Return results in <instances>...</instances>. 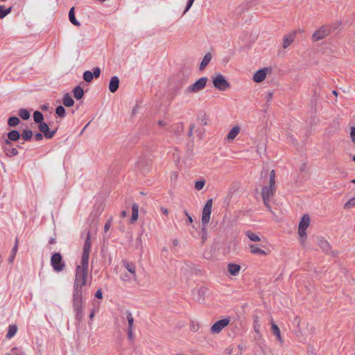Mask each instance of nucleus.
<instances>
[{"mask_svg": "<svg viewBox=\"0 0 355 355\" xmlns=\"http://www.w3.org/2000/svg\"><path fill=\"white\" fill-rule=\"evenodd\" d=\"M91 250V232H88L84 244L80 265L76 268L74 289L82 291L87 284L89 268V257Z\"/></svg>", "mask_w": 355, "mask_h": 355, "instance_id": "1", "label": "nucleus"}, {"mask_svg": "<svg viewBox=\"0 0 355 355\" xmlns=\"http://www.w3.org/2000/svg\"><path fill=\"white\" fill-rule=\"evenodd\" d=\"M311 224V218L309 214H304L300 220L297 227L298 241L303 249L306 248L308 239L307 229Z\"/></svg>", "mask_w": 355, "mask_h": 355, "instance_id": "2", "label": "nucleus"}, {"mask_svg": "<svg viewBox=\"0 0 355 355\" xmlns=\"http://www.w3.org/2000/svg\"><path fill=\"white\" fill-rule=\"evenodd\" d=\"M275 173L274 170H272L270 172V180H269V186L268 187H264L262 189V198L263 201L265 205L268 206V202L270 200V198L274 195L275 191Z\"/></svg>", "mask_w": 355, "mask_h": 355, "instance_id": "3", "label": "nucleus"}, {"mask_svg": "<svg viewBox=\"0 0 355 355\" xmlns=\"http://www.w3.org/2000/svg\"><path fill=\"white\" fill-rule=\"evenodd\" d=\"M73 306L76 312V318L80 321L83 318V291L75 290L73 295Z\"/></svg>", "mask_w": 355, "mask_h": 355, "instance_id": "4", "label": "nucleus"}, {"mask_svg": "<svg viewBox=\"0 0 355 355\" xmlns=\"http://www.w3.org/2000/svg\"><path fill=\"white\" fill-rule=\"evenodd\" d=\"M208 78L207 77H202L197 80L195 83L193 84L189 85L185 89H184V94L186 95H191L197 94L201 91H202L207 83Z\"/></svg>", "mask_w": 355, "mask_h": 355, "instance_id": "5", "label": "nucleus"}, {"mask_svg": "<svg viewBox=\"0 0 355 355\" xmlns=\"http://www.w3.org/2000/svg\"><path fill=\"white\" fill-rule=\"evenodd\" d=\"M213 86L218 91L224 92L230 87L229 82L221 73H217L211 77Z\"/></svg>", "mask_w": 355, "mask_h": 355, "instance_id": "6", "label": "nucleus"}, {"mask_svg": "<svg viewBox=\"0 0 355 355\" xmlns=\"http://www.w3.org/2000/svg\"><path fill=\"white\" fill-rule=\"evenodd\" d=\"M331 32V27L330 25H322L313 32V33L311 35V40L313 42L320 41L328 37L330 35Z\"/></svg>", "mask_w": 355, "mask_h": 355, "instance_id": "7", "label": "nucleus"}, {"mask_svg": "<svg viewBox=\"0 0 355 355\" xmlns=\"http://www.w3.org/2000/svg\"><path fill=\"white\" fill-rule=\"evenodd\" d=\"M272 71L271 67H263L256 71L252 76V80L256 83L263 82L266 76L270 74Z\"/></svg>", "mask_w": 355, "mask_h": 355, "instance_id": "8", "label": "nucleus"}, {"mask_svg": "<svg viewBox=\"0 0 355 355\" xmlns=\"http://www.w3.org/2000/svg\"><path fill=\"white\" fill-rule=\"evenodd\" d=\"M213 201L212 199H209L207 201L205 205L204 206L202 214V226H207L210 220V216L212 209Z\"/></svg>", "mask_w": 355, "mask_h": 355, "instance_id": "9", "label": "nucleus"}, {"mask_svg": "<svg viewBox=\"0 0 355 355\" xmlns=\"http://www.w3.org/2000/svg\"><path fill=\"white\" fill-rule=\"evenodd\" d=\"M230 318H223L216 321L210 328V331L213 334H219L223 329L229 325Z\"/></svg>", "mask_w": 355, "mask_h": 355, "instance_id": "10", "label": "nucleus"}, {"mask_svg": "<svg viewBox=\"0 0 355 355\" xmlns=\"http://www.w3.org/2000/svg\"><path fill=\"white\" fill-rule=\"evenodd\" d=\"M51 263L53 269L57 272L62 271L64 269V263L62 261V257L60 253H55L52 255Z\"/></svg>", "mask_w": 355, "mask_h": 355, "instance_id": "11", "label": "nucleus"}, {"mask_svg": "<svg viewBox=\"0 0 355 355\" xmlns=\"http://www.w3.org/2000/svg\"><path fill=\"white\" fill-rule=\"evenodd\" d=\"M294 324L296 325L295 334L297 337H304L306 335L304 327H308V323L302 322L299 317H295L293 320Z\"/></svg>", "mask_w": 355, "mask_h": 355, "instance_id": "12", "label": "nucleus"}, {"mask_svg": "<svg viewBox=\"0 0 355 355\" xmlns=\"http://www.w3.org/2000/svg\"><path fill=\"white\" fill-rule=\"evenodd\" d=\"M296 36V32L292 31L288 34L286 35L283 37L282 47L283 49H287L295 40Z\"/></svg>", "mask_w": 355, "mask_h": 355, "instance_id": "13", "label": "nucleus"}, {"mask_svg": "<svg viewBox=\"0 0 355 355\" xmlns=\"http://www.w3.org/2000/svg\"><path fill=\"white\" fill-rule=\"evenodd\" d=\"M241 132V127L239 125H234L228 132L225 137L227 142H232Z\"/></svg>", "mask_w": 355, "mask_h": 355, "instance_id": "14", "label": "nucleus"}, {"mask_svg": "<svg viewBox=\"0 0 355 355\" xmlns=\"http://www.w3.org/2000/svg\"><path fill=\"white\" fill-rule=\"evenodd\" d=\"M250 252L252 254L266 256L267 252L261 248L260 244H249Z\"/></svg>", "mask_w": 355, "mask_h": 355, "instance_id": "15", "label": "nucleus"}, {"mask_svg": "<svg viewBox=\"0 0 355 355\" xmlns=\"http://www.w3.org/2000/svg\"><path fill=\"white\" fill-rule=\"evenodd\" d=\"M38 128L40 130L44 133V137L47 139L52 138L55 132V131H50L49 125L44 122L39 123Z\"/></svg>", "mask_w": 355, "mask_h": 355, "instance_id": "16", "label": "nucleus"}, {"mask_svg": "<svg viewBox=\"0 0 355 355\" xmlns=\"http://www.w3.org/2000/svg\"><path fill=\"white\" fill-rule=\"evenodd\" d=\"M271 330L272 334L276 336L279 345H282L284 343V340L282 337L281 331L279 327L272 320L271 321Z\"/></svg>", "mask_w": 355, "mask_h": 355, "instance_id": "17", "label": "nucleus"}, {"mask_svg": "<svg viewBox=\"0 0 355 355\" xmlns=\"http://www.w3.org/2000/svg\"><path fill=\"white\" fill-rule=\"evenodd\" d=\"M317 243L324 252L327 253L331 250L329 243L323 237H318L317 239Z\"/></svg>", "mask_w": 355, "mask_h": 355, "instance_id": "18", "label": "nucleus"}, {"mask_svg": "<svg viewBox=\"0 0 355 355\" xmlns=\"http://www.w3.org/2000/svg\"><path fill=\"white\" fill-rule=\"evenodd\" d=\"M229 273L232 276L239 275L241 271V266L236 263H229L227 266Z\"/></svg>", "mask_w": 355, "mask_h": 355, "instance_id": "19", "label": "nucleus"}, {"mask_svg": "<svg viewBox=\"0 0 355 355\" xmlns=\"http://www.w3.org/2000/svg\"><path fill=\"white\" fill-rule=\"evenodd\" d=\"M119 79L117 76H113L110 79L109 83V90L112 93H114L119 88Z\"/></svg>", "mask_w": 355, "mask_h": 355, "instance_id": "20", "label": "nucleus"}, {"mask_svg": "<svg viewBox=\"0 0 355 355\" xmlns=\"http://www.w3.org/2000/svg\"><path fill=\"white\" fill-rule=\"evenodd\" d=\"M245 235L252 242L259 243L261 241V237L256 232L248 230L245 232Z\"/></svg>", "mask_w": 355, "mask_h": 355, "instance_id": "21", "label": "nucleus"}, {"mask_svg": "<svg viewBox=\"0 0 355 355\" xmlns=\"http://www.w3.org/2000/svg\"><path fill=\"white\" fill-rule=\"evenodd\" d=\"M212 58V55L211 53H206L201 62H200V67H199V69L200 70H203L205 69V67L209 64V63L210 62Z\"/></svg>", "mask_w": 355, "mask_h": 355, "instance_id": "22", "label": "nucleus"}, {"mask_svg": "<svg viewBox=\"0 0 355 355\" xmlns=\"http://www.w3.org/2000/svg\"><path fill=\"white\" fill-rule=\"evenodd\" d=\"M139 218V207L137 204L134 203L132 206V217L130 223H135Z\"/></svg>", "mask_w": 355, "mask_h": 355, "instance_id": "23", "label": "nucleus"}, {"mask_svg": "<svg viewBox=\"0 0 355 355\" xmlns=\"http://www.w3.org/2000/svg\"><path fill=\"white\" fill-rule=\"evenodd\" d=\"M123 266L130 273V275L132 276V278L135 279L136 276V268L135 264L126 261L123 263Z\"/></svg>", "mask_w": 355, "mask_h": 355, "instance_id": "24", "label": "nucleus"}, {"mask_svg": "<svg viewBox=\"0 0 355 355\" xmlns=\"http://www.w3.org/2000/svg\"><path fill=\"white\" fill-rule=\"evenodd\" d=\"M18 244H19V239L16 238L15 245L12 248L10 255L8 258V261L10 263H12L15 259V257L17 252Z\"/></svg>", "mask_w": 355, "mask_h": 355, "instance_id": "25", "label": "nucleus"}, {"mask_svg": "<svg viewBox=\"0 0 355 355\" xmlns=\"http://www.w3.org/2000/svg\"><path fill=\"white\" fill-rule=\"evenodd\" d=\"M62 103L66 107H71L74 104V101L71 98V96L67 93L65 94L62 98Z\"/></svg>", "mask_w": 355, "mask_h": 355, "instance_id": "26", "label": "nucleus"}, {"mask_svg": "<svg viewBox=\"0 0 355 355\" xmlns=\"http://www.w3.org/2000/svg\"><path fill=\"white\" fill-rule=\"evenodd\" d=\"M69 19L71 24H73L75 26H79L80 24L79 21L76 19L75 13H74V8L72 7L69 12Z\"/></svg>", "mask_w": 355, "mask_h": 355, "instance_id": "27", "label": "nucleus"}, {"mask_svg": "<svg viewBox=\"0 0 355 355\" xmlns=\"http://www.w3.org/2000/svg\"><path fill=\"white\" fill-rule=\"evenodd\" d=\"M354 207H355V197L352 198L349 200H347L343 207L344 209L347 210V211H349Z\"/></svg>", "mask_w": 355, "mask_h": 355, "instance_id": "28", "label": "nucleus"}, {"mask_svg": "<svg viewBox=\"0 0 355 355\" xmlns=\"http://www.w3.org/2000/svg\"><path fill=\"white\" fill-rule=\"evenodd\" d=\"M10 140L16 141L20 138V134L17 130H12L8 134Z\"/></svg>", "mask_w": 355, "mask_h": 355, "instance_id": "29", "label": "nucleus"}, {"mask_svg": "<svg viewBox=\"0 0 355 355\" xmlns=\"http://www.w3.org/2000/svg\"><path fill=\"white\" fill-rule=\"evenodd\" d=\"M73 95L76 99H80L84 95L83 89L80 87L77 86L73 89Z\"/></svg>", "mask_w": 355, "mask_h": 355, "instance_id": "30", "label": "nucleus"}, {"mask_svg": "<svg viewBox=\"0 0 355 355\" xmlns=\"http://www.w3.org/2000/svg\"><path fill=\"white\" fill-rule=\"evenodd\" d=\"M17 331V327L16 325H10L6 337L8 338H11L16 334Z\"/></svg>", "mask_w": 355, "mask_h": 355, "instance_id": "31", "label": "nucleus"}, {"mask_svg": "<svg viewBox=\"0 0 355 355\" xmlns=\"http://www.w3.org/2000/svg\"><path fill=\"white\" fill-rule=\"evenodd\" d=\"M33 135V133L32 130H28V129L24 130L22 132V134H21L22 139L26 140V141L31 140V139L32 138Z\"/></svg>", "mask_w": 355, "mask_h": 355, "instance_id": "32", "label": "nucleus"}, {"mask_svg": "<svg viewBox=\"0 0 355 355\" xmlns=\"http://www.w3.org/2000/svg\"><path fill=\"white\" fill-rule=\"evenodd\" d=\"M33 119L35 123H40L43 122L44 116L40 112L35 111L33 114Z\"/></svg>", "mask_w": 355, "mask_h": 355, "instance_id": "33", "label": "nucleus"}, {"mask_svg": "<svg viewBox=\"0 0 355 355\" xmlns=\"http://www.w3.org/2000/svg\"><path fill=\"white\" fill-rule=\"evenodd\" d=\"M126 317L128 323V329H133L134 318L130 311L126 313Z\"/></svg>", "mask_w": 355, "mask_h": 355, "instance_id": "34", "label": "nucleus"}, {"mask_svg": "<svg viewBox=\"0 0 355 355\" xmlns=\"http://www.w3.org/2000/svg\"><path fill=\"white\" fill-rule=\"evenodd\" d=\"M19 115L24 120H27V119H28L30 118V113L26 109H21V110H19Z\"/></svg>", "mask_w": 355, "mask_h": 355, "instance_id": "35", "label": "nucleus"}, {"mask_svg": "<svg viewBox=\"0 0 355 355\" xmlns=\"http://www.w3.org/2000/svg\"><path fill=\"white\" fill-rule=\"evenodd\" d=\"M19 122L20 120L19 119V118H17V116H12L9 118L8 121V124L11 127H13L17 125L19 123Z\"/></svg>", "mask_w": 355, "mask_h": 355, "instance_id": "36", "label": "nucleus"}, {"mask_svg": "<svg viewBox=\"0 0 355 355\" xmlns=\"http://www.w3.org/2000/svg\"><path fill=\"white\" fill-rule=\"evenodd\" d=\"M205 185V180L204 179L198 180L195 182V189L198 191H200L203 189Z\"/></svg>", "mask_w": 355, "mask_h": 355, "instance_id": "37", "label": "nucleus"}, {"mask_svg": "<svg viewBox=\"0 0 355 355\" xmlns=\"http://www.w3.org/2000/svg\"><path fill=\"white\" fill-rule=\"evenodd\" d=\"M93 73L90 71H86L83 73V79L87 82L90 83L93 79Z\"/></svg>", "mask_w": 355, "mask_h": 355, "instance_id": "38", "label": "nucleus"}, {"mask_svg": "<svg viewBox=\"0 0 355 355\" xmlns=\"http://www.w3.org/2000/svg\"><path fill=\"white\" fill-rule=\"evenodd\" d=\"M11 8H8L7 9H5L3 6H0V18L3 19L5 17L8 13L10 12Z\"/></svg>", "mask_w": 355, "mask_h": 355, "instance_id": "39", "label": "nucleus"}, {"mask_svg": "<svg viewBox=\"0 0 355 355\" xmlns=\"http://www.w3.org/2000/svg\"><path fill=\"white\" fill-rule=\"evenodd\" d=\"M55 113L58 116L64 117L66 114L65 109L62 105H60L56 108Z\"/></svg>", "mask_w": 355, "mask_h": 355, "instance_id": "40", "label": "nucleus"}, {"mask_svg": "<svg viewBox=\"0 0 355 355\" xmlns=\"http://www.w3.org/2000/svg\"><path fill=\"white\" fill-rule=\"evenodd\" d=\"M207 230L206 226H202V235H201L202 242L205 243V241L207 240Z\"/></svg>", "mask_w": 355, "mask_h": 355, "instance_id": "41", "label": "nucleus"}, {"mask_svg": "<svg viewBox=\"0 0 355 355\" xmlns=\"http://www.w3.org/2000/svg\"><path fill=\"white\" fill-rule=\"evenodd\" d=\"M17 154H18V151H17V150L16 148H10V149H9V150H8L6 151V155H7L8 156H10V157H11V156H15V155H17Z\"/></svg>", "mask_w": 355, "mask_h": 355, "instance_id": "42", "label": "nucleus"}, {"mask_svg": "<svg viewBox=\"0 0 355 355\" xmlns=\"http://www.w3.org/2000/svg\"><path fill=\"white\" fill-rule=\"evenodd\" d=\"M273 97V92L272 91H268L265 94V100L267 102H270Z\"/></svg>", "mask_w": 355, "mask_h": 355, "instance_id": "43", "label": "nucleus"}, {"mask_svg": "<svg viewBox=\"0 0 355 355\" xmlns=\"http://www.w3.org/2000/svg\"><path fill=\"white\" fill-rule=\"evenodd\" d=\"M92 73L94 77L98 78L101 74V69L99 67L94 68Z\"/></svg>", "mask_w": 355, "mask_h": 355, "instance_id": "44", "label": "nucleus"}, {"mask_svg": "<svg viewBox=\"0 0 355 355\" xmlns=\"http://www.w3.org/2000/svg\"><path fill=\"white\" fill-rule=\"evenodd\" d=\"M350 137H351L352 142L355 143V127L351 128Z\"/></svg>", "mask_w": 355, "mask_h": 355, "instance_id": "45", "label": "nucleus"}, {"mask_svg": "<svg viewBox=\"0 0 355 355\" xmlns=\"http://www.w3.org/2000/svg\"><path fill=\"white\" fill-rule=\"evenodd\" d=\"M128 338L130 341L134 340L133 329H128Z\"/></svg>", "mask_w": 355, "mask_h": 355, "instance_id": "46", "label": "nucleus"}, {"mask_svg": "<svg viewBox=\"0 0 355 355\" xmlns=\"http://www.w3.org/2000/svg\"><path fill=\"white\" fill-rule=\"evenodd\" d=\"M170 177H171V180H173V181L176 180L178 179V172L172 171L171 173Z\"/></svg>", "mask_w": 355, "mask_h": 355, "instance_id": "47", "label": "nucleus"}, {"mask_svg": "<svg viewBox=\"0 0 355 355\" xmlns=\"http://www.w3.org/2000/svg\"><path fill=\"white\" fill-rule=\"evenodd\" d=\"M121 279L124 282H128L130 281L132 277H131L130 275H128L127 274H123L121 275Z\"/></svg>", "mask_w": 355, "mask_h": 355, "instance_id": "48", "label": "nucleus"}, {"mask_svg": "<svg viewBox=\"0 0 355 355\" xmlns=\"http://www.w3.org/2000/svg\"><path fill=\"white\" fill-rule=\"evenodd\" d=\"M110 226H111V219L108 220L105 223V226H104L105 232H107L110 230Z\"/></svg>", "mask_w": 355, "mask_h": 355, "instance_id": "49", "label": "nucleus"}, {"mask_svg": "<svg viewBox=\"0 0 355 355\" xmlns=\"http://www.w3.org/2000/svg\"><path fill=\"white\" fill-rule=\"evenodd\" d=\"M193 1H194V0H188L187 6V8H186V9L184 10V13L187 12L189 10L191 6L193 3Z\"/></svg>", "mask_w": 355, "mask_h": 355, "instance_id": "50", "label": "nucleus"}, {"mask_svg": "<svg viewBox=\"0 0 355 355\" xmlns=\"http://www.w3.org/2000/svg\"><path fill=\"white\" fill-rule=\"evenodd\" d=\"M95 297L98 298V299H101L103 297V293H102V291L101 289H98L96 293H95Z\"/></svg>", "mask_w": 355, "mask_h": 355, "instance_id": "51", "label": "nucleus"}, {"mask_svg": "<svg viewBox=\"0 0 355 355\" xmlns=\"http://www.w3.org/2000/svg\"><path fill=\"white\" fill-rule=\"evenodd\" d=\"M35 139L37 140V141H41L42 139H43V135H42V133H36L35 135Z\"/></svg>", "mask_w": 355, "mask_h": 355, "instance_id": "52", "label": "nucleus"}, {"mask_svg": "<svg viewBox=\"0 0 355 355\" xmlns=\"http://www.w3.org/2000/svg\"><path fill=\"white\" fill-rule=\"evenodd\" d=\"M259 327H260V326H259V323H258L257 320H255V321H254V331H255L256 332H257V333H258V332H259Z\"/></svg>", "mask_w": 355, "mask_h": 355, "instance_id": "53", "label": "nucleus"}, {"mask_svg": "<svg viewBox=\"0 0 355 355\" xmlns=\"http://www.w3.org/2000/svg\"><path fill=\"white\" fill-rule=\"evenodd\" d=\"M233 352V348L232 347H229L226 348L225 352L227 354L230 355Z\"/></svg>", "mask_w": 355, "mask_h": 355, "instance_id": "54", "label": "nucleus"}, {"mask_svg": "<svg viewBox=\"0 0 355 355\" xmlns=\"http://www.w3.org/2000/svg\"><path fill=\"white\" fill-rule=\"evenodd\" d=\"M161 210L164 215L167 216L168 214V210L167 208L162 207H161Z\"/></svg>", "mask_w": 355, "mask_h": 355, "instance_id": "55", "label": "nucleus"}, {"mask_svg": "<svg viewBox=\"0 0 355 355\" xmlns=\"http://www.w3.org/2000/svg\"><path fill=\"white\" fill-rule=\"evenodd\" d=\"M193 128H194V125H190L189 131V133H188L189 136H191L192 135Z\"/></svg>", "mask_w": 355, "mask_h": 355, "instance_id": "56", "label": "nucleus"}, {"mask_svg": "<svg viewBox=\"0 0 355 355\" xmlns=\"http://www.w3.org/2000/svg\"><path fill=\"white\" fill-rule=\"evenodd\" d=\"M127 216V212L126 211H123L121 212V218H125Z\"/></svg>", "mask_w": 355, "mask_h": 355, "instance_id": "57", "label": "nucleus"}, {"mask_svg": "<svg viewBox=\"0 0 355 355\" xmlns=\"http://www.w3.org/2000/svg\"><path fill=\"white\" fill-rule=\"evenodd\" d=\"M238 348L240 351V354H241L244 349V347L242 345H239Z\"/></svg>", "mask_w": 355, "mask_h": 355, "instance_id": "58", "label": "nucleus"}, {"mask_svg": "<svg viewBox=\"0 0 355 355\" xmlns=\"http://www.w3.org/2000/svg\"><path fill=\"white\" fill-rule=\"evenodd\" d=\"M198 325L197 324L196 326H195V325H194V324H193V323H192V329H193L194 331H197V330H198Z\"/></svg>", "mask_w": 355, "mask_h": 355, "instance_id": "59", "label": "nucleus"}, {"mask_svg": "<svg viewBox=\"0 0 355 355\" xmlns=\"http://www.w3.org/2000/svg\"><path fill=\"white\" fill-rule=\"evenodd\" d=\"M94 314H95V312L94 310L92 311L90 315H89V318L92 320L93 319V318L94 317Z\"/></svg>", "mask_w": 355, "mask_h": 355, "instance_id": "60", "label": "nucleus"}, {"mask_svg": "<svg viewBox=\"0 0 355 355\" xmlns=\"http://www.w3.org/2000/svg\"><path fill=\"white\" fill-rule=\"evenodd\" d=\"M341 25V22L340 21H337L336 22L333 26H334L335 28Z\"/></svg>", "mask_w": 355, "mask_h": 355, "instance_id": "61", "label": "nucleus"}, {"mask_svg": "<svg viewBox=\"0 0 355 355\" xmlns=\"http://www.w3.org/2000/svg\"><path fill=\"white\" fill-rule=\"evenodd\" d=\"M188 222H189V223H193V219H192V218H191V216H188Z\"/></svg>", "mask_w": 355, "mask_h": 355, "instance_id": "62", "label": "nucleus"}, {"mask_svg": "<svg viewBox=\"0 0 355 355\" xmlns=\"http://www.w3.org/2000/svg\"><path fill=\"white\" fill-rule=\"evenodd\" d=\"M10 141H11V140H10L9 139H6V140L5 141V143H6L7 145H10V144H11Z\"/></svg>", "mask_w": 355, "mask_h": 355, "instance_id": "63", "label": "nucleus"}, {"mask_svg": "<svg viewBox=\"0 0 355 355\" xmlns=\"http://www.w3.org/2000/svg\"><path fill=\"white\" fill-rule=\"evenodd\" d=\"M173 243L174 245H177L178 244V241L177 239H175L173 241Z\"/></svg>", "mask_w": 355, "mask_h": 355, "instance_id": "64", "label": "nucleus"}]
</instances>
